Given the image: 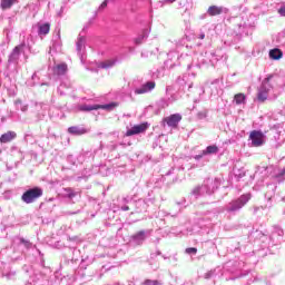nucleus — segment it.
I'll return each mask as SVG.
<instances>
[{
  "label": "nucleus",
  "instance_id": "1",
  "mask_svg": "<svg viewBox=\"0 0 285 285\" xmlns=\"http://www.w3.org/2000/svg\"><path fill=\"white\" fill-rule=\"evenodd\" d=\"M40 197H43V189H41V187H33L26 190L22 194L21 199L24 202V204H35V202H37V199Z\"/></svg>",
  "mask_w": 285,
  "mask_h": 285
},
{
  "label": "nucleus",
  "instance_id": "2",
  "mask_svg": "<svg viewBox=\"0 0 285 285\" xmlns=\"http://www.w3.org/2000/svg\"><path fill=\"white\" fill-rule=\"evenodd\" d=\"M250 194H244L239 198L232 200L229 203V208H227L228 213H235V210H239L240 208H244L248 202H250Z\"/></svg>",
  "mask_w": 285,
  "mask_h": 285
},
{
  "label": "nucleus",
  "instance_id": "3",
  "mask_svg": "<svg viewBox=\"0 0 285 285\" xmlns=\"http://www.w3.org/2000/svg\"><path fill=\"white\" fill-rule=\"evenodd\" d=\"M183 117L180 114H173L168 117H165L163 119V126L166 127L169 126V128H177L179 126V121H181Z\"/></svg>",
  "mask_w": 285,
  "mask_h": 285
},
{
  "label": "nucleus",
  "instance_id": "4",
  "mask_svg": "<svg viewBox=\"0 0 285 285\" xmlns=\"http://www.w3.org/2000/svg\"><path fill=\"white\" fill-rule=\"evenodd\" d=\"M249 139L252 140V145L255 148H259V146H264V132H262L261 130L250 131Z\"/></svg>",
  "mask_w": 285,
  "mask_h": 285
},
{
  "label": "nucleus",
  "instance_id": "5",
  "mask_svg": "<svg viewBox=\"0 0 285 285\" xmlns=\"http://www.w3.org/2000/svg\"><path fill=\"white\" fill-rule=\"evenodd\" d=\"M148 122H141L140 125H135L126 131V137H132L135 135H141L148 130Z\"/></svg>",
  "mask_w": 285,
  "mask_h": 285
},
{
  "label": "nucleus",
  "instance_id": "6",
  "mask_svg": "<svg viewBox=\"0 0 285 285\" xmlns=\"http://www.w3.org/2000/svg\"><path fill=\"white\" fill-rule=\"evenodd\" d=\"M271 81V78H265L257 94V99L261 104H264L268 99V87L266 85Z\"/></svg>",
  "mask_w": 285,
  "mask_h": 285
},
{
  "label": "nucleus",
  "instance_id": "7",
  "mask_svg": "<svg viewBox=\"0 0 285 285\" xmlns=\"http://www.w3.org/2000/svg\"><path fill=\"white\" fill-rule=\"evenodd\" d=\"M155 81H148L145 85H142L140 88L135 90V95H146V92H150V90H155Z\"/></svg>",
  "mask_w": 285,
  "mask_h": 285
},
{
  "label": "nucleus",
  "instance_id": "8",
  "mask_svg": "<svg viewBox=\"0 0 285 285\" xmlns=\"http://www.w3.org/2000/svg\"><path fill=\"white\" fill-rule=\"evenodd\" d=\"M111 106H117L115 104H111V105H94V106H88V105H85V106H81L80 107V110H82L83 112H90L92 110H106L108 108H110Z\"/></svg>",
  "mask_w": 285,
  "mask_h": 285
},
{
  "label": "nucleus",
  "instance_id": "9",
  "mask_svg": "<svg viewBox=\"0 0 285 285\" xmlns=\"http://www.w3.org/2000/svg\"><path fill=\"white\" fill-rule=\"evenodd\" d=\"M68 72V65L66 62H61L53 67V73L58 77H61Z\"/></svg>",
  "mask_w": 285,
  "mask_h": 285
},
{
  "label": "nucleus",
  "instance_id": "10",
  "mask_svg": "<svg viewBox=\"0 0 285 285\" xmlns=\"http://www.w3.org/2000/svg\"><path fill=\"white\" fill-rule=\"evenodd\" d=\"M13 139H17V132L7 131L0 137V144H10Z\"/></svg>",
  "mask_w": 285,
  "mask_h": 285
},
{
  "label": "nucleus",
  "instance_id": "11",
  "mask_svg": "<svg viewBox=\"0 0 285 285\" xmlns=\"http://www.w3.org/2000/svg\"><path fill=\"white\" fill-rule=\"evenodd\" d=\"M68 132L69 135H76V136H81V135H86L88 134V129L87 128H79L77 126H72L68 128Z\"/></svg>",
  "mask_w": 285,
  "mask_h": 285
},
{
  "label": "nucleus",
  "instance_id": "12",
  "mask_svg": "<svg viewBox=\"0 0 285 285\" xmlns=\"http://www.w3.org/2000/svg\"><path fill=\"white\" fill-rule=\"evenodd\" d=\"M222 12H224V8L217 7V6H210L207 10V13L209 14V17H217L222 14Z\"/></svg>",
  "mask_w": 285,
  "mask_h": 285
},
{
  "label": "nucleus",
  "instance_id": "13",
  "mask_svg": "<svg viewBox=\"0 0 285 285\" xmlns=\"http://www.w3.org/2000/svg\"><path fill=\"white\" fill-rule=\"evenodd\" d=\"M282 57H284V52H282V50L279 49H272L269 51V59H274L275 61L282 59Z\"/></svg>",
  "mask_w": 285,
  "mask_h": 285
},
{
  "label": "nucleus",
  "instance_id": "14",
  "mask_svg": "<svg viewBox=\"0 0 285 285\" xmlns=\"http://www.w3.org/2000/svg\"><path fill=\"white\" fill-rule=\"evenodd\" d=\"M17 3V0H1V8L3 10H10V8H12L13 4Z\"/></svg>",
  "mask_w": 285,
  "mask_h": 285
},
{
  "label": "nucleus",
  "instance_id": "15",
  "mask_svg": "<svg viewBox=\"0 0 285 285\" xmlns=\"http://www.w3.org/2000/svg\"><path fill=\"white\" fill-rule=\"evenodd\" d=\"M50 32V23H43L39 26L38 35L46 36Z\"/></svg>",
  "mask_w": 285,
  "mask_h": 285
},
{
  "label": "nucleus",
  "instance_id": "16",
  "mask_svg": "<svg viewBox=\"0 0 285 285\" xmlns=\"http://www.w3.org/2000/svg\"><path fill=\"white\" fill-rule=\"evenodd\" d=\"M219 151V148L215 145L208 146L206 150L203 151V155H216Z\"/></svg>",
  "mask_w": 285,
  "mask_h": 285
},
{
  "label": "nucleus",
  "instance_id": "17",
  "mask_svg": "<svg viewBox=\"0 0 285 285\" xmlns=\"http://www.w3.org/2000/svg\"><path fill=\"white\" fill-rule=\"evenodd\" d=\"M234 101L239 106L240 104H244L246 101V95L244 94H236L234 96Z\"/></svg>",
  "mask_w": 285,
  "mask_h": 285
},
{
  "label": "nucleus",
  "instance_id": "18",
  "mask_svg": "<svg viewBox=\"0 0 285 285\" xmlns=\"http://www.w3.org/2000/svg\"><path fill=\"white\" fill-rule=\"evenodd\" d=\"M115 66V60H106L102 62H99L98 68H112Z\"/></svg>",
  "mask_w": 285,
  "mask_h": 285
},
{
  "label": "nucleus",
  "instance_id": "19",
  "mask_svg": "<svg viewBox=\"0 0 285 285\" xmlns=\"http://www.w3.org/2000/svg\"><path fill=\"white\" fill-rule=\"evenodd\" d=\"M132 239H146V232L140 230L132 235Z\"/></svg>",
  "mask_w": 285,
  "mask_h": 285
},
{
  "label": "nucleus",
  "instance_id": "20",
  "mask_svg": "<svg viewBox=\"0 0 285 285\" xmlns=\"http://www.w3.org/2000/svg\"><path fill=\"white\" fill-rule=\"evenodd\" d=\"M185 253L187 255H197V248L196 247H188L185 249Z\"/></svg>",
  "mask_w": 285,
  "mask_h": 285
},
{
  "label": "nucleus",
  "instance_id": "21",
  "mask_svg": "<svg viewBox=\"0 0 285 285\" xmlns=\"http://www.w3.org/2000/svg\"><path fill=\"white\" fill-rule=\"evenodd\" d=\"M198 117L200 119H206L208 117V111L207 110H204V111H199L198 112Z\"/></svg>",
  "mask_w": 285,
  "mask_h": 285
},
{
  "label": "nucleus",
  "instance_id": "22",
  "mask_svg": "<svg viewBox=\"0 0 285 285\" xmlns=\"http://www.w3.org/2000/svg\"><path fill=\"white\" fill-rule=\"evenodd\" d=\"M145 285H159V281H150V279H147L145 282Z\"/></svg>",
  "mask_w": 285,
  "mask_h": 285
},
{
  "label": "nucleus",
  "instance_id": "23",
  "mask_svg": "<svg viewBox=\"0 0 285 285\" xmlns=\"http://www.w3.org/2000/svg\"><path fill=\"white\" fill-rule=\"evenodd\" d=\"M20 52H21V46H17V47L13 49L12 55L16 56V55H19Z\"/></svg>",
  "mask_w": 285,
  "mask_h": 285
},
{
  "label": "nucleus",
  "instance_id": "24",
  "mask_svg": "<svg viewBox=\"0 0 285 285\" xmlns=\"http://www.w3.org/2000/svg\"><path fill=\"white\" fill-rule=\"evenodd\" d=\"M67 191L69 193V194H68V197H69L70 199H72V197H76V195H77V194H75V191H72V189H70V188L67 189Z\"/></svg>",
  "mask_w": 285,
  "mask_h": 285
},
{
  "label": "nucleus",
  "instance_id": "25",
  "mask_svg": "<svg viewBox=\"0 0 285 285\" xmlns=\"http://www.w3.org/2000/svg\"><path fill=\"white\" fill-rule=\"evenodd\" d=\"M278 14H281V17H285V7H281L278 9Z\"/></svg>",
  "mask_w": 285,
  "mask_h": 285
},
{
  "label": "nucleus",
  "instance_id": "26",
  "mask_svg": "<svg viewBox=\"0 0 285 285\" xmlns=\"http://www.w3.org/2000/svg\"><path fill=\"white\" fill-rule=\"evenodd\" d=\"M121 210H124V212L130 210V207L129 206H124V207H121Z\"/></svg>",
  "mask_w": 285,
  "mask_h": 285
},
{
  "label": "nucleus",
  "instance_id": "27",
  "mask_svg": "<svg viewBox=\"0 0 285 285\" xmlns=\"http://www.w3.org/2000/svg\"><path fill=\"white\" fill-rule=\"evenodd\" d=\"M22 244H26L27 246H30V242L26 240V239H21Z\"/></svg>",
  "mask_w": 285,
  "mask_h": 285
},
{
  "label": "nucleus",
  "instance_id": "28",
  "mask_svg": "<svg viewBox=\"0 0 285 285\" xmlns=\"http://www.w3.org/2000/svg\"><path fill=\"white\" fill-rule=\"evenodd\" d=\"M108 6V1H104L102 3H101V8H106Z\"/></svg>",
  "mask_w": 285,
  "mask_h": 285
},
{
  "label": "nucleus",
  "instance_id": "29",
  "mask_svg": "<svg viewBox=\"0 0 285 285\" xmlns=\"http://www.w3.org/2000/svg\"><path fill=\"white\" fill-rule=\"evenodd\" d=\"M198 39H206V35L205 33H202Z\"/></svg>",
  "mask_w": 285,
  "mask_h": 285
},
{
  "label": "nucleus",
  "instance_id": "30",
  "mask_svg": "<svg viewBox=\"0 0 285 285\" xmlns=\"http://www.w3.org/2000/svg\"><path fill=\"white\" fill-rule=\"evenodd\" d=\"M167 1H169V3H175L176 0H167Z\"/></svg>",
  "mask_w": 285,
  "mask_h": 285
},
{
  "label": "nucleus",
  "instance_id": "31",
  "mask_svg": "<svg viewBox=\"0 0 285 285\" xmlns=\"http://www.w3.org/2000/svg\"><path fill=\"white\" fill-rule=\"evenodd\" d=\"M283 175H285V170L283 171Z\"/></svg>",
  "mask_w": 285,
  "mask_h": 285
}]
</instances>
